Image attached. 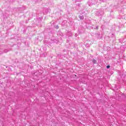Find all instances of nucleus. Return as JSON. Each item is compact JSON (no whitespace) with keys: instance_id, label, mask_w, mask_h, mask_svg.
<instances>
[{"instance_id":"obj_3","label":"nucleus","mask_w":126,"mask_h":126,"mask_svg":"<svg viewBox=\"0 0 126 126\" xmlns=\"http://www.w3.org/2000/svg\"><path fill=\"white\" fill-rule=\"evenodd\" d=\"M67 35L68 36H69L70 37L72 36V33H71V32H68L67 33Z\"/></svg>"},{"instance_id":"obj_9","label":"nucleus","mask_w":126,"mask_h":126,"mask_svg":"<svg viewBox=\"0 0 126 126\" xmlns=\"http://www.w3.org/2000/svg\"><path fill=\"white\" fill-rule=\"evenodd\" d=\"M106 67H107V68H109L110 67V65H107V66H106Z\"/></svg>"},{"instance_id":"obj_11","label":"nucleus","mask_w":126,"mask_h":126,"mask_svg":"<svg viewBox=\"0 0 126 126\" xmlns=\"http://www.w3.org/2000/svg\"><path fill=\"white\" fill-rule=\"evenodd\" d=\"M97 35H100V33H97Z\"/></svg>"},{"instance_id":"obj_4","label":"nucleus","mask_w":126,"mask_h":126,"mask_svg":"<svg viewBox=\"0 0 126 126\" xmlns=\"http://www.w3.org/2000/svg\"><path fill=\"white\" fill-rule=\"evenodd\" d=\"M93 63H94V64L97 63V61H96V60H95V59H94L93 60Z\"/></svg>"},{"instance_id":"obj_2","label":"nucleus","mask_w":126,"mask_h":126,"mask_svg":"<svg viewBox=\"0 0 126 126\" xmlns=\"http://www.w3.org/2000/svg\"><path fill=\"white\" fill-rule=\"evenodd\" d=\"M119 43H121L123 44V43H126V41H125V38H120L119 39Z\"/></svg>"},{"instance_id":"obj_1","label":"nucleus","mask_w":126,"mask_h":126,"mask_svg":"<svg viewBox=\"0 0 126 126\" xmlns=\"http://www.w3.org/2000/svg\"><path fill=\"white\" fill-rule=\"evenodd\" d=\"M119 73L120 75L118 77V80L120 82H125L126 80V73H123L121 71H119Z\"/></svg>"},{"instance_id":"obj_12","label":"nucleus","mask_w":126,"mask_h":126,"mask_svg":"<svg viewBox=\"0 0 126 126\" xmlns=\"http://www.w3.org/2000/svg\"><path fill=\"white\" fill-rule=\"evenodd\" d=\"M122 48H123V46H121V49H122Z\"/></svg>"},{"instance_id":"obj_8","label":"nucleus","mask_w":126,"mask_h":126,"mask_svg":"<svg viewBox=\"0 0 126 126\" xmlns=\"http://www.w3.org/2000/svg\"><path fill=\"white\" fill-rule=\"evenodd\" d=\"M56 29H59V26L57 25L55 26Z\"/></svg>"},{"instance_id":"obj_7","label":"nucleus","mask_w":126,"mask_h":126,"mask_svg":"<svg viewBox=\"0 0 126 126\" xmlns=\"http://www.w3.org/2000/svg\"><path fill=\"white\" fill-rule=\"evenodd\" d=\"M94 29L98 30L99 29V27L98 26H96L95 28H94Z\"/></svg>"},{"instance_id":"obj_6","label":"nucleus","mask_w":126,"mask_h":126,"mask_svg":"<svg viewBox=\"0 0 126 126\" xmlns=\"http://www.w3.org/2000/svg\"><path fill=\"white\" fill-rule=\"evenodd\" d=\"M79 18H80V19H83L84 18V16H80Z\"/></svg>"},{"instance_id":"obj_10","label":"nucleus","mask_w":126,"mask_h":126,"mask_svg":"<svg viewBox=\"0 0 126 126\" xmlns=\"http://www.w3.org/2000/svg\"><path fill=\"white\" fill-rule=\"evenodd\" d=\"M4 53H7V51L5 50V51H4Z\"/></svg>"},{"instance_id":"obj_5","label":"nucleus","mask_w":126,"mask_h":126,"mask_svg":"<svg viewBox=\"0 0 126 126\" xmlns=\"http://www.w3.org/2000/svg\"><path fill=\"white\" fill-rule=\"evenodd\" d=\"M112 38H113L114 40H115V39H116V36H115V34H112Z\"/></svg>"}]
</instances>
